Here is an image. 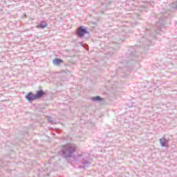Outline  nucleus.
Returning a JSON list of instances; mask_svg holds the SVG:
<instances>
[{
  "instance_id": "3",
  "label": "nucleus",
  "mask_w": 177,
  "mask_h": 177,
  "mask_svg": "<svg viewBox=\"0 0 177 177\" xmlns=\"http://www.w3.org/2000/svg\"><path fill=\"white\" fill-rule=\"evenodd\" d=\"M36 99H41V97H44V96H45L46 95V93H45V91H44V90H39L37 91L36 93Z\"/></svg>"
},
{
  "instance_id": "7",
  "label": "nucleus",
  "mask_w": 177,
  "mask_h": 177,
  "mask_svg": "<svg viewBox=\"0 0 177 177\" xmlns=\"http://www.w3.org/2000/svg\"><path fill=\"white\" fill-rule=\"evenodd\" d=\"M92 100H95V101L100 100V97L96 96V97H93Z\"/></svg>"
},
{
  "instance_id": "5",
  "label": "nucleus",
  "mask_w": 177,
  "mask_h": 177,
  "mask_svg": "<svg viewBox=\"0 0 177 177\" xmlns=\"http://www.w3.org/2000/svg\"><path fill=\"white\" fill-rule=\"evenodd\" d=\"M48 24L45 21H41V23L37 25L36 28H46Z\"/></svg>"
},
{
  "instance_id": "4",
  "label": "nucleus",
  "mask_w": 177,
  "mask_h": 177,
  "mask_svg": "<svg viewBox=\"0 0 177 177\" xmlns=\"http://www.w3.org/2000/svg\"><path fill=\"white\" fill-rule=\"evenodd\" d=\"M159 142L162 146V147H169V145L168 144V140H165V138H162L159 140Z\"/></svg>"
},
{
  "instance_id": "6",
  "label": "nucleus",
  "mask_w": 177,
  "mask_h": 177,
  "mask_svg": "<svg viewBox=\"0 0 177 177\" xmlns=\"http://www.w3.org/2000/svg\"><path fill=\"white\" fill-rule=\"evenodd\" d=\"M53 63L55 66H60V64H62V63H64V62L63 59L55 58L53 60Z\"/></svg>"
},
{
  "instance_id": "1",
  "label": "nucleus",
  "mask_w": 177,
  "mask_h": 177,
  "mask_svg": "<svg viewBox=\"0 0 177 177\" xmlns=\"http://www.w3.org/2000/svg\"><path fill=\"white\" fill-rule=\"evenodd\" d=\"M77 34L78 37H84L85 34H88L86 29L84 28V26H80L77 28Z\"/></svg>"
},
{
  "instance_id": "2",
  "label": "nucleus",
  "mask_w": 177,
  "mask_h": 177,
  "mask_svg": "<svg viewBox=\"0 0 177 177\" xmlns=\"http://www.w3.org/2000/svg\"><path fill=\"white\" fill-rule=\"evenodd\" d=\"M26 99H27V100H28L29 102H32L34 100H37V96L32 93H28L26 95Z\"/></svg>"
}]
</instances>
